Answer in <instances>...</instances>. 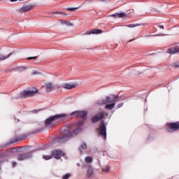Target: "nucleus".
<instances>
[{"mask_svg": "<svg viewBox=\"0 0 179 179\" xmlns=\"http://www.w3.org/2000/svg\"><path fill=\"white\" fill-rule=\"evenodd\" d=\"M82 132L81 128L76 129L75 130H73L72 131L69 132L67 134H65L64 136H62L59 139V142L60 143H62L64 142H66V141H69L71 138H73V136H76L78 134H80Z\"/></svg>", "mask_w": 179, "mask_h": 179, "instance_id": "f257e3e1", "label": "nucleus"}, {"mask_svg": "<svg viewBox=\"0 0 179 179\" xmlns=\"http://www.w3.org/2000/svg\"><path fill=\"white\" fill-rule=\"evenodd\" d=\"M66 114L62 113V114H59L56 115L55 116H52L48 119L45 120V125L47 127V128H51L52 125H54V122L57 121V120L59 118H64V117H66Z\"/></svg>", "mask_w": 179, "mask_h": 179, "instance_id": "f03ea898", "label": "nucleus"}, {"mask_svg": "<svg viewBox=\"0 0 179 179\" xmlns=\"http://www.w3.org/2000/svg\"><path fill=\"white\" fill-rule=\"evenodd\" d=\"M118 100V96L116 95H111L110 96H106L105 99H101L98 101L97 104L102 106V104H108V103H114Z\"/></svg>", "mask_w": 179, "mask_h": 179, "instance_id": "7ed1b4c3", "label": "nucleus"}, {"mask_svg": "<svg viewBox=\"0 0 179 179\" xmlns=\"http://www.w3.org/2000/svg\"><path fill=\"white\" fill-rule=\"evenodd\" d=\"M38 90L37 88H33V90H24L20 93V97L22 99H26L27 97H33L35 94H37Z\"/></svg>", "mask_w": 179, "mask_h": 179, "instance_id": "20e7f679", "label": "nucleus"}, {"mask_svg": "<svg viewBox=\"0 0 179 179\" xmlns=\"http://www.w3.org/2000/svg\"><path fill=\"white\" fill-rule=\"evenodd\" d=\"M166 127L167 131L169 132H174V131H177L178 129H179V122L169 123L166 125Z\"/></svg>", "mask_w": 179, "mask_h": 179, "instance_id": "39448f33", "label": "nucleus"}, {"mask_svg": "<svg viewBox=\"0 0 179 179\" xmlns=\"http://www.w3.org/2000/svg\"><path fill=\"white\" fill-rule=\"evenodd\" d=\"M99 135H101V136L103 137V139H106V138H107V129L106 128V125L104 124V122H101V125L99 127Z\"/></svg>", "mask_w": 179, "mask_h": 179, "instance_id": "423d86ee", "label": "nucleus"}, {"mask_svg": "<svg viewBox=\"0 0 179 179\" xmlns=\"http://www.w3.org/2000/svg\"><path fill=\"white\" fill-rule=\"evenodd\" d=\"M33 8H34V6H33L31 4L25 5V6H23L20 9H18V12L20 13H24V12H30V10H31V9H33Z\"/></svg>", "mask_w": 179, "mask_h": 179, "instance_id": "0eeeda50", "label": "nucleus"}, {"mask_svg": "<svg viewBox=\"0 0 179 179\" xmlns=\"http://www.w3.org/2000/svg\"><path fill=\"white\" fill-rule=\"evenodd\" d=\"M52 156H53L55 159H61V157L64 156V152L59 150H55L52 151Z\"/></svg>", "mask_w": 179, "mask_h": 179, "instance_id": "6e6552de", "label": "nucleus"}, {"mask_svg": "<svg viewBox=\"0 0 179 179\" xmlns=\"http://www.w3.org/2000/svg\"><path fill=\"white\" fill-rule=\"evenodd\" d=\"M103 118H104V114L103 112H100L92 118V122H97V121H100Z\"/></svg>", "mask_w": 179, "mask_h": 179, "instance_id": "1a4fd4ad", "label": "nucleus"}, {"mask_svg": "<svg viewBox=\"0 0 179 179\" xmlns=\"http://www.w3.org/2000/svg\"><path fill=\"white\" fill-rule=\"evenodd\" d=\"M168 52L169 54H177V52H179V44L173 48H169Z\"/></svg>", "mask_w": 179, "mask_h": 179, "instance_id": "9d476101", "label": "nucleus"}, {"mask_svg": "<svg viewBox=\"0 0 179 179\" xmlns=\"http://www.w3.org/2000/svg\"><path fill=\"white\" fill-rule=\"evenodd\" d=\"M29 157H31V155H20L19 157H17V159L18 162H22V160H26L27 159H29Z\"/></svg>", "mask_w": 179, "mask_h": 179, "instance_id": "9b49d317", "label": "nucleus"}, {"mask_svg": "<svg viewBox=\"0 0 179 179\" xmlns=\"http://www.w3.org/2000/svg\"><path fill=\"white\" fill-rule=\"evenodd\" d=\"M101 33H103V31L101 29H94L92 31H87L85 34H101Z\"/></svg>", "mask_w": 179, "mask_h": 179, "instance_id": "f8f14e48", "label": "nucleus"}, {"mask_svg": "<svg viewBox=\"0 0 179 179\" xmlns=\"http://www.w3.org/2000/svg\"><path fill=\"white\" fill-rule=\"evenodd\" d=\"M63 87H64V89H67L68 90H69L71 89H75V87H76V85L66 83L63 85Z\"/></svg>", "mask_w": 179, "mask_h": 179, "instance_id": "ddd939ff", "label": "nucleus"}, {"mask_svg": "<svg viewBox=\"0 0 179 179\" xmlns=\"http://www.w3.org/2000/svg\"><path fill=\"white\" fill-rule=\"evenodd\" d=\"M110 16H113V17H125V16H127V14L125 13H120L113 14Z\"/></svg>", "mask_w": 179, "mask_h": 179, "instance_id": "4468645a", "label": "nucleus"}, {"mask_svg": "<svg viewBox=\"0 0 179 179\" xmlns=\"http://www.w3.org/2000/svg\"><path fill=\"white\" fill-rule=\"evenodd\" d=\"M85 149H87V145L86 144V143H83L80 144L78 150L80 152V153H83L82 150H85Z\"/></svg>", "mask_w": 179, "mask_h": 179, "instance_id": "2eb2a0df", "label": "nucleus"}, {"mask_svg": "<svg viewBox=\"0 0 179 179\" xmlns=\"http://www.w3.org/2000/svg\"><path fill=\"white\" fill-rule=\"evenodd\" d=\"M10 55H12V54H10V53L7 55L0 54V61H5V59H8V58H9V57H10Z\"/></svg>", "mask_w": 179, "mask_h": 179, "instance_id": "dca6fc26", "label": "nucleus"}, {"mask_svg": "<svg viewBox=\"0 0 179 179\" xmlns=\"http://www.w3.org/2000/svg\"><path fill=\"white\" fill-rule=\"evenodd\" d=\"M45 89L47 92H51V90H52V84H51L50 83H46Z\"/></svg>", "mask_w": 179, "mask_h": 179, "instance_id": "f3484780", "label": "nucleus"}, {"mask_svg": "<svg viewBox=\"0 0 179 179\" xmlns=\"http://www.w3.org/2000/svg\"><path fill=\"white\" fill-rule=\"evenodd\" d=\"M61 23L62 24H66V26H69V27L73 26V24H72V22L67 20H61Z\"/></svg>", "mask_w": 179, "mask_h": 179, "instance_id": "a211bd4d", "label": "nucleus"}, {"mask_svg": "<svg viewBox=\"0 0 179 179\" xmlns=\"http://www.w3.org/2000/svg\"><path fill=\"white\" fill-rule=\"evenodd\" d=\"M87 115V112L85 110H80V117L81 118H83V120H85Z\"/></svg>", "mask_w": 179, "mask_h": 179, "instance_id": "6ab92c4d", "label": "nucleus"}, {"mask_svg": "<svg viewBox=\"0 0 179 179\" xmlns=\"http://www.w3.org/2000/svg\"><path fill=\"white\" fill-rule=\"evenodd\" d=\"M115 107V103H110V104H107L106 105L105 108H107L108 110H113V108Z\"/></svg>", "mask_w": 179, "mask_h": 179, "instance_id": "aec40b11", "label": "nucleus"}, {"mask_svg": "<svg viewBox=\"0 0 179 179\" xmlns=\"http://www.w3.org/2000/svg\"><path fill=\"white\" fill-rule=\"evenodd\" d=\"M94 173V171H93V169L90 167L88 169H87V174L88 176V177H92V176L93 175Z\"/></svg>", "mask_w": 179, "mask_h": 179, "instance_id": "412c9836", "label": "nucleus"}, {"mask_svg": "<svg viewBox=\"0 0 179 179\" xmlns=\"http://www.w3.org/2000/svg\"><path fill=\"white\" fill-rule=\"evenodd\" d=\"M85 163H92V162H93V158L92 157H85Z\"/></svg>", "mask_w": 179, "mask_h": 179, "instance_id": "4be33fe9", "label": "nucleus"}, {"mask_svg": "<svg viewBox=\"0 0 179 179\" xmlns=\"http://www.w3.org/2000/svg\"><path fill=\"white\" fill-rule=\"evenodd\" d=\"M71 115H75L76 117H80V110H76L71 113Z\"/></svg>", "mask_w": 179, "mask_h": 179, "instance_id": "5701e85b", "label": "nucleus"}, {"mask_svg": "<svg viewBox=\"0 0 179 179\" xmlns=\"http://www.w3.org/2000/svg\"><path fill=\"white\" fill-rule=\"evenodd\" d=\"M53 157L52 155H43V159L45 160H51V158Z\"/></svg>", "mask_w": 179, "mask_h": 179, "instance_id": "b1692460", "label": "nucleus"}, {"mask_svg": "<svg viewBox=\"0 0 179 179\" xmlns=\"http://www.w3.org/2000/svg\"><path fill=\"white\" fill-rule=\"evenodd\" d=\"M67 10H69L70 12H74V10H76L78 9V7H75V8H66Z\"/></svg>", "mask_w": 179, "mask_h": 179, "instance_id": "393cba45", "label": "nucleus"}, {"mask_svg": "<svg viewBox=\"0 0 179 179\" xmlns=\"http://www.w3.org/2000/svg\"><path fill=\"white\" fill-rule=\"evenodd\" d=\"M71 177V173H66L62 176V179H69Z\"/></svg>", "mask_w": 179, "mask_h": 179, "instance_id": "a878e982", "label": "nucleus"}, {"mask_svg": "<svg viewBox=\"0 0 179 179\" xmlns=\"http://www.w3.org/2000/svg\"><path fill=\"white\" fill-rule=\"evenodd\" d=\"M103 171H104L105 173H108V171H110V167L106 166L103 169Z\"/></svg>", "mask_w": 179, "mask_h": 179, "instance_id": "bb28decb", "label": "nucleus"}, {"mask_svg": "<svg viewBox=\"0 0 179 179\" xmlns=\"http://www.w3.org/2000/svg\"><path fill=\"white\" fill-rule=\"evenodd\" d=\"M57 13L58 15H62V16H67V15H68V14H66V13H64V12H61V11L57 12Z\"/></svg>", "mask_w": 179, "mask_h": 179, "instance_id": "cd10ccee", "label": "nucleus"}, {"mask_svg": "<svg viewBox=\"0 0 179 179\" xmlns=\"http://www.w3.org/2000/svg\"><path fill=\"white\" fill-rule=\"evenodd\" d=\"M37 58V56H35V57H27V59H36Z\"/></svg>", "mask_w": 179, "mask_h": 179, "instance_id": "c85d7f7f", "label": "nucleus"}, {"mask_svg": "<svg viewBox=\"0 0 179 179\" xmlns=\"http://www.w3.org/2000/svg\"><path fill=\"white\" fill-rule=\"evenodd\" d=\"M136 26H138V25L129 24V25H127V27H136Z\"/></svg>", "mask_w": 179, "mask_h": 179, "instance_id": "c756f323", "label": "nucleus"}, {"mask_svg": "<svg viewBox=\"0 0 179 179\" xmlns=\"http://www.w3.org/2000/svg\"><path fill=\"white\" fill-rule=\"evenodd\" d=\"M122 106H124V103H121L118 105V108H120V107H122Z\"/></svg>", "mask_w": 179, "mask_h": 179, "instance_id": "7c9ffc66", "label": "nucleus"}, {"mask_svg": "<svg viewBox=\"0 0 179 179\" xmlns=\"http://www.w3.org/2000/svg\"><path fill=\"white\" fill-rule=\"evenodd\" d=\"M159 27L160 29H164V25H159Z\"/></svg>", "mask_w": 179, "mask_h": 179, "instance_id": "2f4dec72", "label": "nucleus"}, {"mask_svg": "<svg viewBox=\"0 0 179 179\" xmlns=\"http://www.w3.org/2000/svg\"><path fill=\"white\" fill-rule=\"evenodd\" d=\"M12 164H13V167H15L16 166V162H13Z\"/></svg>", "mask_w": 179, "mask_h": 179, "instance_id": "473e14b6", "label": "nucleus"}, {"mask_svg": "<svg viewBox=\"0 0 179 179\" xmlns=\"http://www.w3.org/2000/svg\"><path fill=\"white\" fill-rule=\"evenodd\" d=\"M10 2H16V1H17V0H10Z\"/></svg>", "mask_w": 179, "mask_h": 179, "instance_id": "72a5a7b5", "label": "nucleus"}, {"mask_svg": "<svg viewBox=\"0 0 179 179\" xmlns=\"http://www.w3.org/2000/svg\"><path fill=\"white\" fill-rule=\"evenodd\" d=\"M77 166H78V167L80 166V164H77Z\"/></svg>", "mask_w": 179, "mask_h": 179, "instance_id": "f704fd0d", "label": "nucleus"}, {"mask_svg": "<svg viewBox=\"0 0 179 179\" xmlns=\"http://www.w3.org/2000/svg\"><path fill=\"white\" fill-rule=\"evenodd\" d=\"M22 69H26V67H22Z\"/></svg>", "mask_w": 179, "mask_h": 179, "instance_id": "c9c22d12", "label": "nucleus"}, {"mask_svg": "<svg viewBox=\"0 0 179 179\" xmlns=\"http://www.w3.org/2000/svg\"><path fill=\"white\" fill-rule=\"evenodd\" d=\"M132 40H134V39H131V40L129 41V42L132 41Z\"/></svg>", "mask_w": 179, "mask_h": 179, "instance_id": "e433bc0d", "label": "nucleus"}, {"mask_svg": "<svg viewBox=\"0 0 179 179\" xmlns=\"http://www.w3.org/2000/svg\"><path fill=\"white\" fill-rule=\"evenodd\" d=\"M79 125H82V123H79Z\"/></svg>", "mask_w": 179, "mask_h": 179, "instance_id": "4c0bfd02", "label": "nucleus"}, {"mask_svg": "<svg viewBox=\"0 0 179 179\" xmlns=\"http://www.w3.org/2000/svg\"><path fill=\"white\" fill-rule=\"evenodd\" d=\"M101 1H104V0H101Z\"/></svg>", "mask_w": 179, "mask_h": 179, "instance_id": "58836bf2", "label": "nucleus"}]
</instances>
